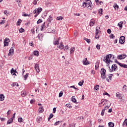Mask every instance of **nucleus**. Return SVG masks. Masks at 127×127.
Returning a JSON list of instances; mask_svg holds the SVG:
<instances>
[{
  "mask_svg": "<svg viewBox=\"0 0 127 127\" xmlns=\"http://www.w3.org/2000/svg\"><path fill=\"white\" fill-rule=\"evenodd\" d=\"M112 58L113 59V58H115V57L112 56V54H109L106 56V59H104L103 61H104V62L106 63H110V62H113V61H112Z\"/></svg>",
  "mask_w": 127,
  "mask_h": 127,
  "instance_id": "nucleus-1",
  "label": "nucleus"
},
{
  "mask_svg": "<svg viewBox=\"0 0 127 127\" xmlns=\"http://www.w3.org/2000/svg\"><path fill=\"white\" fill-rule=\"evenodd\" d=\"M100 73H101V78L103 80H105V79L107 78V76H106V69H105V68H101Z\"/></svg>",
  "mask_w": 127,
  "mask_h": 127,
  "instance_id": "nucleus-2",
  "label": "nucleus"
},
{
  "mask_svg": "<svg viewBox=\"0 0 127 127\" xmlns=\"http://www.w3.org/2000/svg\"><path fill=\"white\" fill-rule=\"evenodd\" d=\"M84 4H85V6H87V7H89V6L90 7H93V6L91 5L92 4V1H91L90 0H87L86 2H83V6H84Z\"/></svg>",
  "mask_w": 127,
  "mask_h": 127,
  "instance_id": "nucleus-3",
  "label": "nucleus"
},
{
  "mask_svg": "<svg viewBox=\"0 0 127 127\" xmlns=\"http://www.w3.org/2000/svg\"><path fill=\"white\" fill-rule=\"evenodd\" d=\"M115 63H117V64H118V65H119V66H120V67H122V68H126V69H127V64H123L119 62V61H117V60H116Z\"/></svg>",
  "mask_w": 127,
  "mask_h": 127,
  "instance_id": "nucleus-4",
  "label": "nucleus"
},
{
  "mask_svg": "<svg viewBox=\"0 0 127 127\" xmlns=\"http://www.w3.org/2000/svg\"><path fill=\"white\" fill-rule=\"evenodd\" d=\"M126 41V37L125 36H122L120 38L119 43L120 44H124Z\"/></svg>",
  "mask_w": 127,
  "mask_h": 127,
  "instance_id": "nucleus-5",
  "label": "nucleus"
},
{
  "mask_svg": "<svg viewBox=\"0 0 127 127\" xmlns=\"http://www.w3.org/2000/svg\"><path fill=\"white\" fill-rule=\"evenodd\" d=\"M127 57V55L125 54H123L122 55H119L117 57V59H119L120 60H122L123 59H125Z\"/></svg>",
  "mask_w": 127,
  "mask_h": 127,
  "instance_id": "nucleus-6",
  "label": "nucleus"
},
{
  "mask_svg": "<svg viewBox=\"0 0 127 127\" xmlns=\"http://www.w3.org/2000/svg\"><path fill=\"white\" fill-rule=\"evenodd\" d=\"M41 11H42V8L39 7L38 8H36L34 10V14H35V13H38V14H39V13H40V12H41Z\"/></svg>",
  "mask_w": 127,
  "mask_h": 127,
  "instance_id": "nucleus-7",
  "label": "nucleus"
},
{
  "mask_svg": "<svg viewBox=\"0 0 127 127\" xmlns=\"http://www.w3.org/2000/svg\"><path fill=\"white\" fill-rule=\"evenodd\" d=\"M9 41V39L6 38L4 41V47L8 46V42Z\"/></svg>",
  "mask_w": 127,
  "mask_h": 127,
  "instance_id": "nucleus-8",
  "label": "nucleus"
},
{
  "mask_svg": "<svg viewBox=\"0 0 127 127\" xmlns=\"http://www.w3.org/2000/svg\"><path fill=\"white\" fill-rule=\"evenodd\" d=\"M83 65H89V64H90V63L88 61L87 58H85V59L83 60Z\"/></svg>",
  "mask_w": 127,
  "mask_h": 127,
  "instance_id": "nucleus-9",
  "label": "nucleus"
},
{
  "mask_svg": "<svg viewBox=\"0 0 127 127\" xmlns=\"http://www.w3.org/2000/svg\"><path fill=\"white\" fill-rule=\"evenodd\" d=\"M14 52V50H13V48L11 47L10 49L9 50V53L8 54V56H10L12 54H13Z\"/></svg>",
  "mask_w": 127,
  "mask_h": 127,
  "instance_id": "nucleus-10",
  "label": "nucleus"
},
{
  "mask_svg": "<svg viewBox=\"0 0 127 127\" xmlns=\"http://www.w3.org/2000/svg\"><path fill=\"white\" fill-rule=\"evenodd\" d=\"M35 68L37 73H39V72H40V69H39V64H36L35 65Z\"/></svg>",
  "mask_w": 127,
  "mask_h": 127,
  "instance_id": "nucleus-11",
  "label": "nucleus"
},
{
  "mask_svg": "<svg viewBox=\"0 0 127 127\" xmlns=\"http://www.w3.org/2000/svg\"><path fill=\"white\" fill-rule=\"evenodd\" d=\"M107 102H108V100H107V99H102L101 100V102L100 103H99V105H103V106H105V104ZM103 103H104L103 104Z\"/></svg>",
  "mask_w": 127,
  "mask_h": 127,
  "instance_id": "nucleus-12",
  "label": "nucleus"
},
{
  "mask_svg": "<svg viewBox=\"0 0 127 127\" xmlns=\"http://www.w3.org/2000/svg\"><path fill=\"white\" fill-rule=\"evenodd\" d=\"M117 68H118V66H117V64H113L111 67V68H112L113 70V72H114V71H116Z\"/></svg>",
  "mask_w": 127,
  "mask_h": 127,
  "instance_id": "nucleus-13",
  "label": "nucleus"
},
{
  "mask_svg": "<svg viewBox=\"0 0 127 127\" xmlns=\"http://www.w3.org/2000/svg\"><path fill=\"white\" fill-rule=\"evenodd\" d=\"M43 36H44L43 34H39L37 36V37L40 40H42V38L43 37Z\"/></svg>",
  "mask_w": 127,
  "mask_h": 127,
  "instance_id": "nucleus-14",
  "label": "nucleus"
},
{
  "mask_svg": "<svg viewBox=\"0 0 127 127\" xmlns=\"http://www.w3.org/2000/svg\"><path fill=\"white\" fill-rule=\"evenodd\" d=\"M41 121H42V118L40 116H39L36 118V122L39 124L41 122Z\"/></svg>",
  "mask_w": 127,
  "mask_h": 127,
  "instance_id": "nucleus-15",
  "label": "nucleus"
},
{
  "mask_svg": "<svg viewBox=\"0 0 127 127\" xmlns=\"http://www.w3.org/2000/svg\"><path fill=\"white\" fill-rule=\"evenodd\" d=\"M12 122H13V118H11L7 122V125H10Z\"/></svg>",
  "mask_w": 127,
  "mask_h": 127,
  "instance_id": "nucleus-16",
  "label": "nucleus"
},
{
  "mask_svg": "<svg viewBox=\"0 0 127 127\" xmlns=\"http://www.w3.org/2000/svg\"><path fill=\"white\" fill-rule=\"evenodd\" d=\"M0 101H4V96L2 94H0Z\"/></svg>",
  "mask_w": 127,
  "mask_h": 127,
  "instance_id": "nucleus-17",
  "label": "nucleus"
},
{
  "mask_svg": "<svg viewBox=\"0 0 127 127\" xmlns=\"http://www.w3.org/2000/svg\"><path fill=\"white\" fill-rule=\"evenodd\" d=\"M59 48H60V49H64V45H63V42H61L60 43Z\"/></svg>",
  "mask_w": 127,
  "mask_h": 127,
  "instance_id": "nucleus-18",
  "label": "nucleus"
},
{
  "mask_svg": "<svg viewBox=\"0 0 127 127\" xmlns=\"http://www.w3.org/2000/svg\"><path fill=\"white\" fill-rule=\"evenodd\" d=\"M39 112L40 114H41L42 113H43L44 112V109H43V107H40L39 109Z\"/></svg>",
  "mask_w": 127,
  "mask_h": 127,
  "instance_id": "nucleus-19",
  "label": "nucleus"
},
{
  "mask_svg": "<svg viewBox=\"0 0 127 127\" xmlns=\"http://www.w3.org/2000/svg\"><path fill=\"white\" fill-rule=\"evenodd\" d=\"M108 126L109 127H115V124L113 123V122H109L108 123Z\"/></svg>",
  "mask_w": 127,
  "mask_h": 127,
  "instance_id": "nucleus-20",
  "label": "nucleus"
},
{
  "mask_svg": "<svg viewBox=\"0 0 127 127\" xmlns=\"http://www.w3.org/2000/svg\"><path fill=\"white\" fill-rule=\"evenodd\" d=\"M21 96L22 97H25V96H26V92H25V90L21 92Z\"/></svg>",
  "mask_w": 127,
  "mask_h": 127,
  "instance_id": "nucleus-21",
  "label": "nucleus"
},
{
  "mask_svg": "<svg viewBox=\"0 0 127 127\" xmlns=\"http://www.w3.org/2000/svg\"><path fill=\"white\" fill-rule=\"evenodd\" d=\"M34 55L37 57L39 55V52H38V51H34Z\"/></svg>",
  "mask_w": 127,
  "mask_h": 127,
  "instance_id": "nucleus-22",
  "label": "nucleus"
},
{
  "mask_svg": "<svg viewBox=\"0 0 127 127\" xmlns=\"http://www.w3.org/2000/svg\"><path fill=\"white\" fill-rule=\"evenodd\" d=\"M74 51H75V47L71 48L70 50V54H72V53H74Z\"/></svg>",
  "mask_w": 127,
  "mask_h": 127,
  "instance_id": "nucleus-23",
  "label": "nucleus"
},
{
  "mask_svg": "<svg viewBox=\"0 0 127 127\" xmlns=\"http://www.w3.org/2000/svg\"><path fill=\"white\" fill-rule=\"evenodd\" d=\"M45 22H44L43 24H42L41 26V31H42L43 29L45 28Z\"/></svg>",
  "mask_w": 127,
  "mask_h": 127,
  "instance_id": "nucleus-24",
  "label": "nucleus"
},
{
  "mask_svg": "<svg viewBox=\"0 0 127 127\" xmlns=\"http://www.w3.org/2000/svg\"><path fill=\"white\" fill-rule=\"evenodd\" d=\"M100 28L99 27H96V33L97 34H99V31H100Z\"/></svg>",
  "mask_w": 127,
  "mask_h": 127,
  "instance_id": "nucleus-25",
  "label": "nucleus"
},
{
  "mask_svg": "<svg viewBox=\"0 0 127 127\" xmlns=\"http://www.w3.org/2000/svg\"><path fill=\"white\" fill-rule=\"evenodd\" d=\"M21 21H22L21 19H19L17 22L16 25L19 26V25H20V23H21Z\"/></svg>",
  "mask_w": 127,
  "mask_h": 127,
  "instance_id": "nucleus-26",
  "label": "nucleus"
},
{
  "mask_svg": "<svg viewBox=\"0 0 127 127\" xmlns=\"http://www.w3.org/2000/svg\"><path fill=\"white\" fill-rule=\"evenodd\" d=\"M71 100L73 103H76V102H77V100H76V98H75V96H72L71 97Z\"/></svg>",
  "mask_w": 127,
  "mask_h": 127,
  "instance_id": "nucleus-27",
  "label": "nucleus"
},
{
  "mask_svg": "<svg viewBox=\"0 0 127 127\" xmlns=\"http://www.w3.org/2000/svg\"><path fill=\"white\" fill-rule=\"evenodd\" d=\"M93 19H91L90 23V26H94V25H95V22L93 21Z\"/></svg>",
  "mask_w": 127,
  "mask_h": 127,
  "instance_id": "nucleus-28",
  "label": "nucleus"
},
{
  "mask_svg": "<svg viewBox=\"0 0 127 127\" xmlns=\"http://www.w3.org/2000/svg\"><path fill=\"white\" fill-rule=\"evenodd\" d=\"M16 70L13 69V68H12L10 70V73L11 74H13V73H17Z\"/></svg>",
  "mask_w": 127,
  "mask_h": 127,
  "instance_id": "nucleus-29",
  "label": "nucleus"
},
{
  "mask_svg": "<svg viewBox=\"0 0 127 127\" xmlns=\"http://www.w3.org/2000/svg\"><path fill=\"white\" fill-rule=\"evenodd\" d=\"M83 84H84V80H83L80 81L78 83L79 86H83Z\"/></svg>",
  "mask_w": 127,
  "mask_h": 127,
  "instance_id": "nucleus-30",
  "label": "nucleus"
},
{
  "mask_svg": "<svg viewBox=\"0 0 127 127\" xmlns=\"http://www.w3.org/2000/svg\"><path fill=\"white\" fill-rule=\"evenodd\" d=\"M127 86L126 85H124V86L123 87V91H124V92H126V91H127Z\"/></svg>",
  "mask_w": 127,
  "mask_h": 127,
  "instance_id": "nucleus-31",
  "label": "nucleus"
},
{
  "mask_svg": "<svg viewBox=\"0 0 127 127\" xmlns=\"http://www.w3.org/2000/svg\"><path fill=\"white\" fill-rule=\"evenodd\" d=\"M100 88V85H97L96 86H95L94 87V89L98 91V90H99V89Z\"/></svg>",
  "mask_w": 127,
  "mask_h": 127,
  "instance_id": "nucleus-32",
  "label": "nucleus"
},
{
  "mask_svg": "<svg viewBox=\"0 0 127 127\" xmlns=\"http://www.w3.org/2000/svg\"><path fill=\"white\" fill-rule=\"evenodd\" d=\"M123 22H120L118 23V25H119V26H120L121 27V28H123Z\"/></svg>",
  "mask_w": 127,
  "mask_h": 127,
  "instance_id": "nucleus-33",
  "label": "nucleus"
},
{
  "mask_svg": "<svg viewBox=\"0 0 127 127\" xmlns=\"http://www.w3.org/2000/svg\"><path fill=\"white\" fill-rule=\"evenodd\" d=\"M113 7H114V8H115V9H118V8H119V5L117 4V3H115L114 4Z\"/></svg>",
  "mask_w": 127,
  "mask_h": 127,
  "instance_id": "nucleus-34",
  "label": "nucleus"
},
{
  "mask_svg": "<svg viewBox=\"0 0 127 127\" xmlns=\"http://www.w3.org/2000/svg\"><path fill=\"white\" fill-rule=\"evenodd\" d=\"M123 125V126H127V119H125Z\"/></svg>",
  "mask_w": 127,
  "mask_h": 127,
  "instance_id": "nucleus-35",
  "label": "nucleus"
},
{
  "mask_svg": "<svg viewBox=\"0 0 127 127\" xmlns=\"http://www.w3.org/2000/svg\"><path fill=\"white\" fill-rule=\"evenodd\" d=\"M52 17H51V16L50 15L48 19V21H49V22H51V20H52Z\"/></svg>",
  "mask_w": 127,
  "mask_h": 127,
  "instance_id": "nucleus-36",
  "label": "nucleus"
},
{
  "mask_svg": "<svg viewBox=\"0 0 127 127\" xmlns=\"http://www.w3.org/2000/svg\"><path fill=\"white\" fill-rule=\"evenodd\" d=\"M19 31L20 33H22V32H24V29L22 28H21L19 30Z\"/></svg>",
  "mask_w": 127,
  "mask_h": 127,
  "instance_id": "nucleus-37",
  "label": "nucleus"
},
{
  "mask_svg": "<svg viewBox=\"0 0 127 127\" xmlns=\"http://www.w3.org/2000/svg\"><path fill=\"white\" fill-rule=\"evenodd\" d=\"M111 105H112V103H110V105L109 106H105L104 109H103V110H105V111H106V110H107V109H109L110 108V107H111Z\"/></svg>",
  "mask_w": 127,
  "mask_h": 127,
  "instance_id": "nucleus-38",
  "label": "nucleus"
},
{
  "mask_svg": "<svg viewBox=\"0 0 127 127\" xmlns=\"http://www.w3.org/2000/svg\"><path fill=\"white\" fill-rule=\"evenodd\" d=\"M101 116H104L105 115V109H102L101 113Z\"/></svg>",
  "mask_w": 127,
  "mask_h": 127,
  "instance_id": "nucleus-39",
  "label": "nucleus"
},
{
  "mask_svg": "<svg viewBox=\"0 0 127 127\" xmlns=\"http://www.w3.org/2000/svg\"><path fill=\"white\" fill-rule=\"evenodd\" d=\"M57 20H62L63 19V17L62 16H59L57 17Z\"/></svg>",
  "mask_w": 127,
  "mask_h": 127,
  "instance_id": "nucleus-40",
  "label": "nucleus"
},
{
  "mask_svg": "<svg viewBox=\"0 0 127 127\" xmlns=\"http://www.w3.org/2000/svg\"><path fill=\"white\" fill-rule=\"evenodd\" d=\"M99 68V63H96V65H95V70H98V69Z\"/></svg>",
  "mask_w": 127,
  "mask_h": 127,
  "instance_id": "nucleus-41",
  "label": "nucleus"
},
{
  "mask_svg": "<svg viewBox=\"0 0 127 127\" xmlns=\"http://www.w3.org/2000/svg\"><path fill=\"white\" fill-rule=\"evenodd\" d=\"M109 37H110V38L111 39H113L115 38V35H114L113 34H111L110 36Z\"/></svg>",
  "mask_w": 127,
  "mask_h": 127,
  "instance_id": "nucleus-42",
  "label": "nucleus"
},
{
  "mask_svg": "<svg viewBox=\"0 0 127 127\" xmlns=\"http://www.w3.org/2000/svg\"><path fill=\"white\" fill-rule=\"evenodd\" d=\"M96 48L98 50H100V49H101V46L99 44H97L96 45Z\"/></svg>",
  "mask_w": 127,
  "mask_h": 127,
  "instance_id": "nucleus-43",
  "label": "nucleus"
},
{
  "mask_svg": "<svg viewBox=\"0 0 127 127\" xmlns=\"http://www.w3.org/2000/svg\"><path fill=\"white\" fill-rule=\"evenodd\" d=\"M54 45H58L59 44V41H56L54 42Z\"/></svg>",
  "mask_w": 127,
  "mask_h": 127,
  "instance_id": "nucleus-44",
  "label": "nucleus"
},
{
  "mask_svg": "<svg viewBox=\"0 0 127 127\" xmlns=\"http://www.w3.org/2000/svg\"><path fill=\"white\" fill-rule=\"evenodd\" d=\"M28 73H26V75H24V78L25 80H26V79H27V78L28 77Z\"/></svg>",
  "mask_w": 127,
  "mask_h": 127,
  "instance_id": "nucleus-45",
  "label": "nucleus"
},
{
  "mask_svg": "<svg viewBox=\"0 0 127 127\" xmlns=\"http://www.w3.org/2000/svg\"><path fill=\"white\" fill-rule=\"evenodd\" d=\"M84 40L86 41L87 43H90V42L91 41L90 39H87L86 38H84Z\"/></svg>",
  "mask_w": 127,
  "mask_h": 127,
  "instance_id": "nucleus-46",
  "label": "nucleus"
},
{
  "mask_svg": "<svg viewBox=\"0 0 127 127\" xmlns=\"http://www.w3.org/2000/svg\"><path fill=\"white\" fill-rule=\"evenodd\" d=\"M41 22H42V20L41 19H39L37 22V24H39V23H41Z\"/></svg>",
  "mask_w": 127,
  "mask_h": 127,
  "instance_id": "nucleus-47",
  "label": "nucleus"
},
{
  "mask_svg": "<svg viewBox=\"0 0 127 127\" xmlns=\"http://www.w3.org/2000/svg\"><path fill=\"white\" fill-rule=\"evenodd\" d=\"M99 34H97V33H95V38L96 39H99Z\"/></svg>",
  "mask_w": 127,
  "mask_h": 127,
  "instance_id": "nucleus-48",
  "label": "nucleus"
},
{
  "mask_svg": "<svg viewBox=\"0 0 127 127\" xmlns=\"http://www.w3.org/2000/svg\"><path fill=\"white\" fill-rule=\"evenodd\" d=\"M61 121H58L55 123V126H58L59 124H61Z\"/></svg>",
  "mask_w": 127,
  "mask_h": 127,
  "instance_id": "nucleus-49",
  "label": "nucleus"
},
{
  "mask_svg": "<svg viewBox=\"0 0 127 127\" xmlns=\"http://www.w3.org/2000/svg\"><path fill=\"white\" fill-rule=\"evenodd\" d=\"M103 12V9L101 8L99 10V11H98V13H99L100 14H102Z\"/></svg>",
  "mask_w": 127,
  "mask_h": 127,
  "instance_id": "nucleus-50",
  "label": "nucleus"
},
{
  "mask_svg": "<svg viewBox=\"0 0 127 127\" xmlns=\"http://www.w3.org/2000/svg\"><path fill=\"white\" fill-rule=\"evenodd\" d=\"M22 120H23L22 118L20 117V118H18V121L19 123H22Z\"/></svg>",
  "mask_w": 127,
  "mask_h": 127,
  "instance_id": "nucleus-51",
  "label": "nucleus"
},
{
  "mask_svg": "<svg viewBox=\"0 0 127 127\" xmlns=\"http://www.w3.org/2000/svg\"><path fill=\"white\" fill-rule=\"evenodd\" d=\"M62 96H63V92H62V91H61L60 92V93H59V97H60H60H62Z\"/></svg>",
  "mask_w": 127,
  "mask_h": 127,
  "instance_id": "nucleus-52",
  "label": "nucleus"
},
{
  "mask_svg": "<svg viewBox=\"0 0 127 127\" xmlns=\"http://www.w3.org/2000/svg\"><path fill=\"white\" fill-rule=\"evenodd\" d=\"M107 33H108L109 34H111V33H112V30H111L110 29H108L107 30Z\"/></svg>",
  "mask_w": 127,
  "mask_h": 127,
  "instance_id": "nucleus-53",
  "label": "nucleus"
},
{
  "mask_svg": "<svg viewBox=\"0 0 127 127\" xmlns=\"http://www.w3.org/2000/svg\"><path fill=\"white\" fill-rule=\"evenodd\" d=\"M70 88H73V89H75V90H79V89L76 88V87H75V86H74V85H72V86H70Z\"/></svg>",
  "mask_w": 127,
  "mask_h": 127,
  "instance_id": "nucleus-54",
  "label": "nucleus"
},
{
  "mask_svg": "<svg viewBox=\"0 0 127 127\" xmlns=\"http://www.w3.org/2000/svg\"><path fill=\"white\" fill-rule=\"evenodd\" d=\"M13 86H16L17 87H18V83L17 82H14L13 83Z\"/></svg>",
  "mask_w": 127,
  "mask_h": 127,
  "instance_id": "nucleus-55",
  "label": "nucleus"
},
{
  "mask_svg": "<svg viewBox=\"0 0 127 127\" xmlns=\"http://www.w3.org/2000/svg\"><path fill=\"white\" fill-rule=\"evenodd\" d=\"M29 45L30 46H32V47H33L34 46V45H33V42L32 41L30 43H29Z\"/></svg>",
  "mask_w": 127,
  "mask_h": 127,
  "instance_id": "nucleus-56",
  "label": "nucleus"
},
{
  "mask_svg": "<svg viewBox=\"0 0 127 127\" xmlns=\"http://www.w3.org/2000/svg\"><path fill=\"white\" fill-rule=\"evenodd\" d=\"M116 96L117 98H120V93L117 92L116 94Z\"/></svg>",
  "mask_w": 127,
  "mask_h": 127,
  "instance_id": "nucleus-57",
  "label": "nucleus"
},
{
  "mask_svg": "<svg viewBox=\"0 0 127 127\" xmlns=\"http://www.w3.org/2000/svg\"><path fill=\"white\" fill-rule=\"evenodd\" d=\"M112 77H113V74H110L109 75V78L110 80H112Z\"/></svg>",
  "mask_w": 127,
  "mask_h": 127,
  "instance_id": "nucleus-58",
  "label": "nucleus"
},
{
  "mask_svg": "<svg viewBox=\"0 0 127 127\" xmlns=\"http://www.w3.org/2000/svg\"><path fill=\"white\" fill-rule=\"evenodd\" d=\"M66 106L67 107V108H72V106H71V104H67L66 105Z\"/></svg>",
  "mask_w": 127,
  "mask_h": 127,
  "instance_id": "nucleus-59",
  "label": "nucleus"
},
{
  "mask_svg": "<svg viewBox=\"0 0 127 127\" xmlns=\"http://www.w3.org/2000/svg\"><path fill=\"white\" fill-rule=\"evenodd\" d=\"M39 0H34V4L35 5L37 3V1H38Z\"/></svg>",
  "mask_w": 127,
  "mask_h": 127,
  "instance_id": "nucleus-60",
  "label": "nucleus"
},
{
  "mask_svg": "<svg viewBox=\"0 0 127 127\" xmlns=\"http://www.w3.org/2000/svg\"><path fill=\"white\" fill-rule=\"evenodd\" d=\"M34 102H35V100L34 99H32L30 101V104H33V103H34Z\"/></svg>",
  "mask_w": 127,
  "mask_h": 127,
  "instance_id": "nucleus-61",
  "label": "nucleus"
},
{
  "mask_svg": "<svg viewBox=\"0 0 127 127\" xmlns=\"http://www.w3.org/2000/svg\"><path fill=\"white\" fill-rule=\"evenodd\" d=\"M108 70L110 71V72H113V69H112V68L111 69V67H110V66H109V67H108Z\"/></svg>",
  "mask_w": 127,
  "mask_h": 127,
  "instance_id": "nucleus-62",
  "label": "nucleus"
},
{
  "mask_svg": "<svg viewBox=\"0 0 127 127\" xmlns=\"http://www.w3.org/2000/svg\"><path fill=\"white\" fill-rule=\"evenodd\" d=\"M5 21H4V20L1 21V22H0V24H4Z\"/></svg>",
  "mask_w": 127,
  "mask_h": 127,
  "instance_id": "nucleus-63",
  "label": "nucleus"
},
{
  "mask_svg": "<svg viewBox=\"0 0 127 127\" xmlns=\"http://www.w3.org/2000/svg\"><path fill=\"white\" fill-rule=\"evenodd\" d=\"M22 15L23 16H29V15L27 14L26 13H23Z\"/></svg>",
  "mask_w": 127,
  "mask_h": 127,
  "instance_id": "nucleus-64",
  "label": "nucleus"
}]
</instances>
